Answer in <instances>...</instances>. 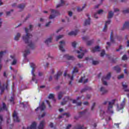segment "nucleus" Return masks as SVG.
I'll list each match as a JSON object with an SVG mask.
<instances>
[{
	"instance_id": "nucleus-59",
	"label": "nucleus",
	"mask_w": 129,
	"mask_h": 129,
	"mask_svg": "<svg viewBox=\"0 0 129 129\" xmlns=\"http://www.w3.org/2000/svg\"><path fill=\"white\" fill-rule=\"evenodd\" d=\"M16 64H17V60H16V59H14L12 63V65H16Z\"/></svg>"
},
{
	"instance_id": "nucleus-6",
	"label": "nucleus",
	"mask_w": 129,
	"mask_h": 129,
	"mask_svg": "<svg viewBox=\"0 0 129 129\" xmlns=\"http://www.w3.org/2000/svg\"><path fill=\"white\" fill-rule=\"evenodd\" d=\"M13 116L14 122H20V119L19 118V117L18 116V114L17 113V112L16 111H14Z\"/></svg>"
},
{
	"instance_id": "nucleus-12",
	"label": "nucleus",
	"mask_w": 129,
	"mask_h": 129,
	"mask_svg": "<svg viewBox=\"0 0 129 129\" xmlns=\"http://www.w3.org/2000/svg\"><path fill=\"white\" fill-rule=\"evenodd\" d=\"M87 17H88V19L86 20L85 21V23L84 24V26H87V25H90V16L88 14H86Z\"/></svg>"
},
{
	"instance_id": "nucleus-10",
	"label": "nucleus",
	"mask_w": 129,
	"mask_h": 129,
	"mask_svg": "<svg viewBox=\"0 0 129 129\" xmlns=\"http://www.w3.org/2000/svg\"><path fill=\"white\" fill-rule=\"evenodd\" d=\"M59 50L62 52H65V49H64V45H65V42L61 41L59 42Z\"/></svg>"
},
{
	"instance_id": "nucleus-34",
	"label": "nucleus",
	"mask_w": 129,
	"mask_h": 129,
	"mask_svg": "<svg viewBox=\"0 0 129 129\" xmlns=\"http://www.w3.org/2000/svg\"><path fill=\"white\" fill-rule=\"evenodd\" d=\"M113 12L112 11H109L108 13V19L109 20V19H111L112 17H113Z\"/></svg>"
},
{
	"instance_id": "nucleus-45",
	"label": "nucleus",
	"mask_w": 129,
	"mask_h": 129,
	"mask_svg": "<svg viewBox=\"0 0 129 129\" xmlns=\"http://www.w3.org/2000/svg\"><path fill=\"white\" fill-rule=\"evenodd\" d=\"M9 100L10 102H13V104H15V98H14V96H11V99Z\"/></svg>"
},
{
	"instance_id": "nucleus-38",
	"label": "nucleus",
	"mask_w": 129,
	"mask_h": 129,
	"mask_svg": "<svg viewBox=\"0 0 129 129\" xmlns=\"http://www.w3.org/2000/svg\"><path fill=\"white\" fill-rule=\"evenodd\" d=\"M25 7H26V5L25 4H20L18 6V9H20L21 10H24Z\"/></svg>"
},
{
	"instance_id": "nucleus-22",
	"label": "nucleus",
	"mask_w": 129,
	"mask_h": 129,
	"mask_svg": "<svg viewBox=\"0 0 129 129\" xmlns=\"http://www.w3.org/2000/svg\"><path fill=\"white\" fill-rule=\"evenodd\" d=\"M124 29H129V22H125L123 24L122 30H124Z\"/></svg>"
},
{
	"instance_id": "nucleus-1",
	"label": "nucleus",
	"mask_w": 129,
	"mask_h": 129,
	"mask_svg": "<svg viewBox=\"0 0 129 129\" xmlns=\"http://www.w3.org/2000/svg\"><path fill=\"white\" fill-rule=\"evenodd\" d=\"M25 33L26 35L23 36V40L25 42V44H28V46L34 50V48H36L35 44L32 42V38H33V35L29 33V29L25 28Z\"/></svg>"
},
{
	"instance_id": "nucleus-58",
	"label": "nucleus",
	"mask_w": 129,
	"mask_h": 129,
	"mask_svg": "<svg viewBox=\"0 0 129 129\" xmlns=\"http://www.w3.org/2000/svg\"><path fill=\"white\" fill-rule=\"evenodd\" d=\"M95 103H93L92 107H91V110H93L94 109V107H95Z\"/></svg>"
},
{
	"instance_id": "nucleus-64",
	"label": "nucleus",
	"mask_w": 129,
	"mask_h": 129,
	"mask_svg": "<svg viewBox=\"0 0 129 129\" xmlns=\"http://www.w3.org/2000/svg\"><path fill=\"white\" fill-rule=\"evenodd\" d=\"M50 23H51V21L48 22L47 23H46V24L45 25V26L49 27V25H50Z\"/></svg>"
},
{
	"instance_id": "nucleus-41",
	"label": "nucleus",
	"mask_w": 129,
	"mask_h": 129,
	"mask_svg": "<svg viewBox=\"0 0 129 129\" xmlns=\"http://www.w3.org/2000/svg\"><path fill=\"white\" fill-rule=\"evenodd\" d=\"M93 42H94V40L92 39L91 40H90L87 42V45L88 46H90L92 44H93Z\"/></svg>"
},
{
	"instance_id": "nucleus-51",
	"label": "nucleus",
	"mask_w": 129,
	"mask_h": 129,
	"mask_svg": "<svg viewBox=\"0 0 129 129\" xmlns=\"http://www.w3.org/2000/svg\"><path fill=\"white\" fill-rule=\"evenodd\" d=\"M115 39H117V40H119V41H121V39H122L121 38V36H116L115 37Z\"/></svg>"
},
{
	"instance_id": "nucleus-32",
	"label": "nucleus",
	"mask_w": 129,
	"mask_h": 129,
	"mask_svg": "<svg viewBox=\"0 0 129 129\" xmlns=\"http://www.w3.org/2000/svg\"><path fill=\"white\" fill-rule=\"evenodd\" d=\"M91 89V88L90 87H86L85 88L82 89L81 91V93H82L83 92H85L87 90H90Z\"/></svg>"
},
{
	"instance_id": "nucleus-24",
	"label": "nucleus",
	"mask_w": 129,
	"mask_h": 129,
	"mask_svg": "<svg viewBox=\"0 0 129 129\" xmlns=\"http://www.w3.org/2000/svg\"><path fill=\"white\" fill-rule=\"evenodd\" d=\"M30 53H31L30 49L25 50L23 54L24 58H27V56L28 55H29V54H30Z\"/></svg>"
},
{
	"instance_id": "nucleus-60",
	"label": "nucleus",
	"mask_w": 129,
	"mask_h": 129,
	"mask_svg": "<svg viewBox=\"0 0 129 129\" xmlns=\"http://www.w3.org/2000/svg\"><path fill=\"white\" fill-rule=\"evenodd\" d=\"M84 105H88L89 104V103L88 101L84 102L83 103Z\"/></svg>"
},
{
	"instance_id": "nucleus-37",
	"label": "nucleus",
	"mask_w": 129,
	"mask_h": 129,
	"mask_svg": "<svg viewBox=\"0 0 129 129\" xmlns=\"http://www.w3.org/2000/svg\"><path fill=\"white\" fill-rule=\"evenodd\" d=\"M6 53H7L6 51L0 52V62L2 61V58H3V56H4V54H6Z\"/></svg>"
},
{
	"instance_id": "nucleus-48",
	"label": "nucleus",
	"mask_w": 129,
	"mask_h": 129,
	"mask_svg": "<svg viewBox=\"0 0 129 129\" xmlns=\"http://www.w3.org/2000/svg\"><path fill=\"white\" fill-rule=\"evenodd\" d=\"M92 64L93 65H97L98 64H99V62L96 60H93Z\"/></svg>"
},
{
	"instance_id": "nucleus-53",
	"label": "nucleus",
	"mask_w": 129,
	"mask_h": 129,
	"mask_svg": "<svg viewBox=\"0 0 129 129\" xmlns=\"http://www.w3.org/2000/svg\"><path fill=\"white\" fill-rule=\"evenodd\" d=\"M122 13H123V14H128V13H129V9H127L123 10Z\"/></svg>"
},
{
	"instance_id": "nucleus-62",
	"label": "nucleus",
	"mask_w": 129,
	"mask_h": 129,
	"mask_svg": "<svg viewBox=\"0 0 129 129\" xmlns=\"http://www.w3.org/2000/svg\"><path fill=\"white\" fill-rule=\"evenodd\" d=\"M71 126H72V125L71 124H69V125H68L66 129H69L70 128V127H71Z\"/></svg>"
},
{
	"instance_id": "nucleus-29",
	"label": "nucleus",
	"mask_w": 129,
	"mask_h": 129,
	"mask_svg": "<svg viewBox=\"0 0 129 129\" xmlns=\"http://www.w3.org/2000/svg\"><path fill=\"white\" fill-rule=\"evenodd\" d=\"M110 39V42H111V43H115V41L113 39V32L112 31L111 32Z\"/></svg>"
},
{
	"instance_id": "nucleus-33",
	"label": "nucleus",
	"mask_w": 129,
	"mask_h": 129,
	"mask_svg": "<svg viewBox=\"0 0 129 129\" xmlns=\"http://www.w3.org/2000/svg\"><path fill=\"white\" fill-rule=\"evenodd\" d=\"M125 104V98H124L122 103H121L120 105H121V108H120V109H123V108L124 107V105Z\"/></svg>"
},
{
	"instance_id": "nucleus-39",
	"label": "nucleus",
	"mask_w": 129,
	"mask_h": 129,
	"mask_svg": "<svg viewBox=\"0 0 129 129\" xmlns=\"http://www.w3.org/2000/svg\"><path fill=\"white\" fill-rule=\"evenodd\" d=\"M0 89L1 90L0 94H3V93H4L5 91V88L2 87V83H1V81H0Z\"/></svg>"
},
{
	"instance_id": "nucleus-61",
	"label": "nucleus",
	"mask_w": 129,
	"mask_h": 129,
	"mask_svg": "<svg viewBox=\"0 0 129 129\" xmlns=\"http://www.w3.org/2000/svg\"><path fill=\"white\" fill-rule=\"evenodd\" d=\"M72 15H73V13L71 11L69 12V16L70 17H72Z\"/></svg>"
},
{
	"instance_id": "nucleus-20",
	"label": "nucleus",
	"mask_w": 129,
	"mask_h": 129,
	"mask_svg": "<svg viewBox=\"0 0 129 129\" xmlns=\"http://www.w3.org/2000/svg\"><path fill=\"white\" fill-rule=\"evenodd\" d=\"M78 33V30H76L75 31H72L69 33L68 35L69 36H76Z\"/></svg>"
},
{
	"instance_id": "nucleus-3",
	"label": "nucleus",
	"mask_w": 129,
	"mask_h": 129,
	"mask_svg": "<svg viewBox=\"0 0 129 129\" xmlns=\"http://www.w3.org/2000/svg\"><path fill=\"white\" fill-rule=\"evenodd\" d=\"M111 77V74L110 73H109L106 77H103L102 78V82H103V84L104 85H107V82L104 80H109L110 79V78Z\"/></svg>"
},
{
	"instance_id": "nucleus-5",
	"label": "nucleus",
	"mask_w": 129,
	"mask_h": 129,
	"mask_svg": "<svg viewBox=\"0 0 129 129\" xmlns=\"http://www.w3.org/2000/svg\"><path fill=\"white\" fill-rule=\"evenodd\" d=\"M30 67L31 68H32L31 73L33 75L32 77V81H34L36 79V75H35V69L36 68V65L34 64V63L31 62L30 63Z\"/></svg>"
},
{
	"instance_id": "nucleus-28",
	"label": "nucleus",
	"mask_w": 129,
	"mask_h": 129,
	"mask_svg": "<svg viewBox=\"0 0 129 129\" xmlns=\"http://www.w3.org/2000/svg\"><path fill=\"white\" fill-rule=\"evenodd\" d=\"M52 42V37H50L49 38H47L45 41L44 43L46 44V45H49V44H50V43Z\"/></svg>"
},
{
	"instance_id": "nucleus-21",
	"label": "nucleus",
	"mask_w": 129,
	"mask_h": 129,
	"mask_svg": "<svg viewBox=\"0 0 129 129\" xmlns=\"http://www.w3.org/2000/svg\"><path fill=\"white\" fill-rule=\"evenodd\" d=\"M110 20H108L106 22L105 24V26L103 29V31L104 32H106V29H107V25H109V24H110Z\"/></svg>"
},
{
	"instance_id": "nucleus-54",
	"label": "nucleus",
	"mask_w": 129,
	"mask_h": 129,
	"mask_svg": "<svg viewBox=\"0 0 129 129\" xmlns=\"http://www.w3.org/2000/svg\"><path fill=\"white\" fill-rule=\"evenodd\" d=\"M124 77V75L123 74L120 75L118 76V79H121Z\"/></svg>"
},
{
	"instance_id": "nucleus-27",
	"label": "nucleus",
	"mask_w": 129,
	"mask_h": 129,
	"mask_svg": "<svg viewBox=\"0 0 129 129\" xmlns=\"http://www.w3.org/2000/svg\"><path fill=\"white\" fill-rule=\"evenodd\" d=\"M102 13H103V10H100L98 11L97 13H95L94 15V18H95L96 19H98V17H97V14H98V15H100V14H102Z\"/></svg>"
},
{
	"instance_id": "nucleus-42",
	"label": "nucleus",
	"mask_w": 129,
	"mask_h": 129,
	"mask_svg": "<svg viewBox=\"0 0 129 129\" xmlns=\"http://www.w3.org/2000/svg\"><path fill=\"white\" fill-rule=\"evenodd\" d=\"M78 72V69H77V68L75 67V68H74V70L72 72V74L73 75H74V73H77Z\"/></svg>"
},
{
	"instance_id": "nucleus-19",
	"label": "nucleus",
	"mask_w": 129,
	"mask_h": 129,
	"mask_svg": "<svg viewBox=\"0 0 129 129\" xmlns=\"http://www.w3.org/2000/svg\"><path fill=\"white\" fill-rule=\"evenodd\" d=\"M61 75H62V72H58L57 74L54 76V78L55 80H58L60 78V76H61Z\"/></svg>"
},
{
	"instance_id": "nucleus-46",
	"label": "nucleus",
	"mask_w": 129,
	"mask_h": 129,
	"mask_svg": "<svg viewBox=\"0 0 129 129\" xmlns=\"http://www.w3.org/2000/svg\"><path fill=\"white\" fill-rule=\"evenodd\" d=\"M122 60L123 61H125V60H127V56L125 54L123 55L122 57Z\"/></svg>"
},
{
	"instance_id": "nucleus-31",
	"label": "nucleus",
	"mask_w": 129,
	"mask_h": 129,
	"mask_svg": "<svg viewBox=\"0 0 129 129\" xmlns=\"http://www.w3.org/2000/svg\"><path fill=\"white\" fill-rule=\"evenodd\" d=\"M113 69L115 71H116L117 73H119V72H120V68L118 66L114 67Z\"/></svg>"
},
{
	"instance_id": "nucleus-36",
	"label": "nucleus",
	"mask_w": 129,
	"mask_h": 129,
	"mask_svg": "<svg viewBox=\"0 0 129 129\" xmlns=\"http://www.w3.org/2000/svg\"><path fill=\"white\" fill-rule=\"evenodd\" d=\"M86 7V5L85 4L83 7L81 9V7H78L77 8V11L78 12H82V11Z\"/></svg>"
},
{
	"instance_id": "nucleus-25",
	"label": "nucleus",
	"mask_w": 129,
	"mask_h": 129,
	"mask_svg": "<svg viewBox=\"0 0 129 129\" xmlns=\"http://www.w3.org/2000/svg\"><path fill=\"white\" fill-rule=\"evenodd\" d=\"M44 123H45V121L42 120L40 122L39 125H38V129H43L44 128Z\"/></svg>"
},
{
	"instance_id": "nucleus-14",
	"label": "nucleus",
	"mask_w": 129,
	"mask_h": 129,
	"mask_svg": "<svg viewBox=\"0 0 129 129\" xmlns=\"http://www.w3.org/2000/svg\"><path fill=\"white\" fill-rule=\"evenodd\" d=\"M63 58H66L67 60H74L75 58L73 56H70L69 54H65L63 56Z\"/></svg>"
},
{
	"instance_id": "nucleus-35",
	"label": "nucleus",
	"mask_w": 129,
	"mask_h": 129,
	"mask_svg": "<svg viewBox=\"0 0 129 129\" xmlns=\"http://www.w3.org/2000/svg\"><path fill=\"white\" fill-rule=\"evenodd\" d=\"M48 98L49 99H53V100L54 101V102H56V99H55V98H54V94H50L48 96Z\"/></svg>"
},
{
	"instance_id": "nucleus-55",
	"label": "nucleus",
	"mask_w": 129,
	"mask_h": 129,
	"mask_svg": "<svg viewBox=\"0 0 129 129\" xmlns=\"http://www.w3.org/2000/svg\"><path fill=\"white\" fill-rule=\"evenodd\" d=\"M121 49H122V45H120L119 47V48L116 49V51L117 52H119V51H120V50H121Z\"/></svg>"
},
{
	"instance_id": "nucleus-18",
	"label": "nucleus",
	"mask_w": 129,
	"mask_h": 129,
	"mask_svg": "<svg viewBox=\"0 0 129 129\" xmlns=\"http://www.w3.org/2000/svg\"><path fill=\"white\" fill-rule=\"evenodd\" d=\"M126 84L125 83V84H123V83H122V86L123 87V89L124 90V91L125 92H129V89H127V85H126Z\"/></svg>"
},
{
	"instance_id": "nucleus-8",
	"label": "nucleus",
	"mask_w": 129,
	"mask_h": 129,
	"mask_svg": "<svg viewBox=\"0 0 129 129\" xmlns=\"http://www.w3.org/2000/svg\"><path fill=\"white\" fill-rule=\"evenodd\" d=\"M45 109H46V106L45 105V103L43 102L40 106L35 109V111H38L39 109H40L41 111H43V110H45Z\"/></svg>"
},
{
	"instance_id": "nucleus-16",
	"label": "nucleus",
	"mask_w": 129,
	"mask_h": 129,
	"mask_svg": "<svg viewBox=\"0 0 129 129\" xmlns=\"http://www.w3.org/2000/svg\"><path fill=\"white\" fill-rule=\"evenodd\" d=\"M100 47L99 46H96L92 49L91 51L92 52V53H95V52L97 51L99 52V51H100Z\"/></svg>"
},
{
	"instance_id": "nucleus-30",
	"label": "nucleus",
	"mask_w": 129,
	"mask_h": 129,
	"mask_svg": "<svg viewBox=\"0 0 129 129\" xmlns=\"http://www.w3.org/2000/svg\"><path fill=\"white\" fill-rule=\"evenodd\" d=\"M100 91L102 92V94H105V93H107V90H106L104 87H102L100 88Z\"/></svg>"
},
{
	"instance_id": "nucleus-52",
	"label": "nucleus",
	"mask_w": 129,
	"mask_h": 129,
	"mask_svg": "<svg viewBox=\"0 0 129 129\" xmlns=\"http://www.w3.org/2000/svg\"><path fill=\"white\" fill-rule=\"evenodd\" d=\"M84 78H85V76L82 77L79 81V83H82V82H83V79H84Z\"/></svg>"
},
{
	"instance_id": "nucleus-2",
	"label": "nucleus",
	"mask_w": 129,
	"mask_h": 129,
	"mask_svg": "<svg viewBox=\"0 0 129 129\" xmlns=\"http://www.w3.org/2000/svg\"><path fill=\"white\" fill-rule=\"evenodd\" d=\"M108 102V111L110 112V113H113V110H111L112 109L113 107V105H114V103L115 102V100H112L111 101H108V100L105 101L103 104V105H106Z\"/></svg>"
},
{
	"instance_id": "nucleus-15",
	"label": "nucleus",
	"mask_w": 129,
	"mask_h": 129,
	"mask_svg": "<svg viewBox=\"0 0 129 129\" xmlns=\"http://www.w3.org/2000/svg\"><path fill=\"white\" fill-rule=\"evenodd\" d=\"M63 76L64 77H66L67 76H68V77L69 78H71V80H72V81L73 80V79H74V75L72 74V76L71 77V76H70V75H69V74L67 75V71L64 72V73L63 74Z\"/></svg>"
},
{
	"instance_id": "nucleus-7",
	"label": "nucleus",
	"mask_w": 129,
	"mask_h": 129,
	"mask_svg": "<svg viewBox=\"0 0 129 129\" xmlns=\"http://www.w3.org/2000/svg\"><path fill=\"white\" fill-rule=\"evenodd\" d=\"M69 101H72V99H71L69 96L65 97L63 99V101L61 102V105H65L67 102Z\"/></svg>"
},
{
	"instance_id": "nucleus-26",
	"label": "nucleus",
	"mask_w": 129,
	"mask_h": 129,
	"mask_svg": "<svg viewBox=\"0 0 129 129\" xmlns=\"http://www.w3.org/2000/svg\"><path fill=\"white\" fill-rule=\"evenodd\" d=\"M64 94H65L64 92H59V93H58V99L60 100V99H61V98L63 97V95H64Z\"/></svg>"
},
{
	"instance_id": "nucleus-9",
	"label": "nucleus",
	"mask_w": 129,
	"mask_h": 129,
	"mask_svg": "<svg viewBox=\"0 0 129 129\" xmlns=\"http://www.w3.org/2000/svg\"><path fill=\"white\" fill-rule=\"evenodd\" d=\"M88 110V109H86L85 111L83 112H80L79 113V116H75V119H78L79 118H80V117H82V116H84V115H85V113H86V111Z\"/></svg>"
},
{
	"instance_id": "nucleus-57",
	"label": "nucleus",
	"mask_w": 129,
	"mask_h": 129,
	"mask_svg": "<svg viewBox=\"0 0 129 129\" xmlns=\"http://www.w3.org/2000/svg\"><path fill=\"white\" fill-rule=\"evenodd\" d=\"M84 126H83V125L81 126L80 125H78L77 129H83V128H84Z\"/></svg>"
},
{
	"instance_id": "nucleus-43",
	"label": "nucleus",
	"mask_w": 129,
	"mask_h": 129,
	"mask_svg": "<svg viewBox=\"0 0 129 129\" xmlns=\"http://www.w3.org/2000/svg\"><path fill=\"white\" fill-rule=\"evenodd\" d=\"M62 115H65L66 116H67V117H70V113L69 112H65V113H63Z\"/></svg>"
},
{
	"instance_id": "nucleus-4",
	"label": "nucleus",
	"mask_w": 129,
	"mask_h": 129,
	"mask_svg": "<svg viewBox=\"0 0 129 129\" xmlns=\"http://www.w3.org/2000/svg\"><path fill=\"white\" fill-rule=\"evenodd\" d=\"M52 15H50L49 16V19L52 20V19H54V18H56L57 16H59L60 13L57 10H54L53 9L51 10Z\"/></svg>"
},
{
	"instance_id": "nucleus-50",
	"label": "nucleus",
	"mask_w": 129,
	"mask_h": 129,
	"mask_svg": "<svg viewBox=\"0 0 129 129\" xmlns=\"http://www.w3.org/2000/svg\"><path fill=\"white\" fill-rule=\"evenodd\" d=\"M63 38V35H58L56 37V40L58 41L59 39Z\"/></svg>"
},
{
	"instance_id": "nucleus-17",
	"label": "nucleus",
	"mask_w": 129,
	"mask_h": 129,
	"mask_svg": "<svg viewBox=\"0 0 129 129\" xmlns=\"http://www.w3.org/2000/svg\"><path fill=\"white\" fill-rule=\"evenodd\" d=\"M3 110H6L8 111V108L7 107V105L6 103H3V107H0V111H3Z\"/></svg>"
},
{
	"instance_id": "nucleus-11",
	"label": "nucleus",
	"mask_w": 129,
	"mask_h": 129,
	"mask_svg": "<svg viewBox=\"0 0 129 129\" xmlns=\"http://www.w3.org/2000/svg\"><path fill=\"white\" fill-rule=\"evenodd\" d=\"M83 50H82V48L80 49L79 50H77L78 54H80V53H82L81 54H80L78 55V58L79 59H82L83 58V56H84V53L82 52Z\"/></svg>"
},
{
	"instance_id": "nucleus-49",
	"label": "nucleus",
	"mask_w": 129,
	"mask_h": 129,
	"mask_svg": "<svg viewBox=\"0 0 129 129\" xmlns=\"http://www.w3.org/2000/svg\"><path fill=\"white\" fill-rule=\"evenodd\" d=\"M46 102L48 104L49 108H52V106H51V104H50V101H49L48 100H46Z\"/></svg>"
},
{
	"instance_id": "nucleus-44",
	"label": "nucleus",
	"mask_w": 129,
	"mask_h": 129,
	"mask_svg": "<svg viewBox=\"0 0 129 129\" xmlns=\"http://www.w3.org/2000/svg\"><path fill=\"white\" fill-rule=\"evenodd\" d=\"M105 55V50H104V49L102 50L101 54H100V56L101 57H103V56H104Z\"/></svg>"
},
{
	"instance_id": "nucleus-56",
	"label": "nucleus",
	"mask_w": 129,
	"mask_h": 129,
	"mask_svg": "<svg viewBox=\"0 0 129 129\" xmlns=\"http://www.w3.org/2000/svg\"><path fill=\"white\" fill-rule=\"evenodd\" d=\"M11 12H14V10H11L10 11H8L6 13L7 16H10L11 15Z\"/></svg>"
},
{
	"instance_id": "nucleus-23",
	"label": "nucleus",
	"mask_w": 129,
	"mask_h": 129,
	"mask_svg": "<svg viewBox=\"0 0 129 129\" xmlns=\"http://www.w3.org/2000/svg\"><path fill=\"white\" fill-rule=\"evenodd\" d=\"M63 6H65V1L60 0V3L56 6V9L60 8V7H63Z\"/></svg>"
},
{
	"instance_id": "nucleus-63",
	"label": "nucleus",
	"mask_w": 129,
	"mask_h": 129,
	"mask_svg": "<svg viewBox=\"0 0 129 129\" xmlns=\"http://www.w3.org/2000/svg\"><path fill=\"white\" fill-rule=\"evenodd\" d=\"M87 39H88V37H87V36H85V37H83V40H84V41H86V40H87Z\"/></svg>"
},
{
	"instance_id": "nucleus-40",
	"label": "nucleus",
	"mask_w": 129,
	"mask_h": 129,
	"mask_svg": "<svg viewBox=\"0 0 129 129\" xmlns=\"http://www.w3.org/2000/svg\"><path fill=\"white\" fill-rule=\"evenodd\" d=\"M20 37H21V34L20 33H17V35L15 36L14 39L15 41H19Z\"/></svg>"
},
{
	"instance_id": "nucleus-13",
	"label": "nucleus",
	"mask_w": 129,
	"mask_h": 129,
	"mask_svg": "<svg viewBox=\"0 0 129 129\" xmlns=\"http://www.w3.org/2000/svg\"><path fill=\"white\" fill-rule=\"evenodd\" d=\"M37 123L36 122H33L30 125V126L27 127V129H36Z\"/></svg>"
},
{
	"instance_id": "nucleus-47",
	"label": "nucleus",
	"mask_w": 129,
	"mask_h": 129,
	"mask_svg": "<svg viewBox=\"0 0 129 129\" xmlns=\"http://www.w3.org/2000/svg\"><path fill=\"white\" fill-rule=\"evenodd\" d=\"M72 45L73 48L75 49V48H76V45H77V43H76V42L74 41L72 43Z\"/></svg>"
}]
</instances>
